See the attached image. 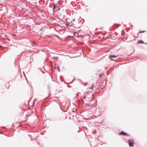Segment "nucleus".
Wrapping results in <instances>:
<instances>
[{"label": "nucleus", "instance_id": "9b49d317", "mask_svg": "<svg viewBox=\"0 0 147 147\" xmlns=\"http://www.w3.org/2000/svg\"><path fill=\"white\" fill-rule=\"evenodd\" d=\"M75 33H76L75 32H74V34Z\"/></svg>", "mask_w": 147, "mask_h": 147}, {"label": "nucleus", "instance_id": "423d86ee", "mask_svg": "<svg viewBox=\"0 0 147 147\" xmlns=\"http://www.w3.org/2000/svg\"><path fill=\"white\" fill-rule=\"evenodd\" d=\"M56 67H57V68L58 69V71H59L60 70H59V66H56Z\"/></svg>", "mask_w": 147, "mask_h": 147}, {"label": "nucleus", "instance_id": "39448f33", "mask_svg": "<svg viewBox=\"0 0 147 147\" xmlns=\"http://www.w3.org/2000/svg\"><path fill=\"white\" fill-rule=\"evenodd\" d=\"M56 5H55V4H54L53 5V11H54V10L56 8Z\"/></svg>", "mask_w": 147, "mask_h": 147}, {"label": "nucleus", "instance_id": "7ed1b4c3", "mask_svg": "<svg viewBox=\"0 0 147 147\" xmlns=\"http://www.w3.org/2000/svg\"><path fill=\"white\" fill-rule=\"evenodd\" d=\"M118 55H109V57L110 58H111V57H114V58H115V57H118Z\"/></svg>", "mask_w": 147, "mask_h": 147}, {"label": "nucleus", "instance_id": "f257e3e1", "mask_svg": "<svg viewBox=\"0 0 147 147\" xmlns=\"http://www.w3.org/2000/svg\"><path fill=\"white\" fill-rule=\"evenodd\" d=\"M128 143L129 146H132L134 144V141L133 140H129Z\"/></svg>", "mask_w": 147, "mask_h": 147}, {"label": "nucleus", "instance_id": "f8f14e48", "mask_svg": "<svg viewBox=\"0 0 147 147\" xmlns=\"http://www.w3.org/2000/svg\"><path fill=\"white\" fill-rule=\"evenodd\" d=\"M144 31H142V32H144Z\"/></svg>", "mask_w": 147, "mask_h": 147}, {"label": "nucleus", "instance_id": "ddd939ff", "mask_svg": "<svg viewBox=\"0 0 147 147\" xmlns=\"http://www.w3.org/2000/svg\"><path fill=\"white\" fill-rule=\"evenodd\" d=\"M0 47H1V46L0 45Z\"/></svg>", "mask_w": 147, "mask_h": 147}, {"label": "nucleus", "instance_id": "1a4fd4ad", "mask_svg": "<svg viewBox=\"0 0 147 147\" xmlns=\"http://www.w3.org/2000/svg\"><path fill=\"white\" fill-rule=\"evenodd\" d=\"M87 97H88V98H90V97H89V96H87Z\"/></svg>", "mask_w": 147, "mask_h": 147}, {"label": "nucleus", "instance_id": "20e7f679", "mask_svg": "<svg viewBox=\"0 0 147 147\" xmlns=\"http://www.w3.org/2000/svg\"><path fill=\"white\" fill-rule=\"evenodd\" d=\"M93 94H92L90 96V98H89V101L91 100L93 98Z\"/></svg>", "mask_w": 147, "mask_h": 147}, {"label": "nucleus", "instance_id": "0eeeda50", "mask_svg": "<svg viewBox=\"0 0 147 147\" xmlns=\"http://www.w3.org/2000/svg\"><path fill=\"white\" fill-rule=\"evenodd\" d=\"M138 43H144V42L143 41H140L138 42Z\"/></svg>", "mask_w": 147, "mask_h": 147}, {"label": "nucleus", "instance_id": "f03ea898", "mask_svg": "<svg viewBox=\"0 0 147 147\" xmlns=\"http://www.w3.org/2000/svg\"><path fill=\"white\" fill-rule=\"evenodd\" d=\"M119 134L120 135H125L127 136H129V135L128 134H127L126 133L124 132L123 131H121L120 133H119Z\"/></svg>", "mask_w": 147, "mask_h": 147}, {"label": "nucleus", "instance_id": "9d476101", "mask_svg": "<svg viewBox=\"0 0 147 147\" xmlns=\"http://www.w3.org/2000/svg\"><path fill=\"white\" fill-rule=\"evenodd\" d=\"M7 49H9V47H7Z\"/></svg>", "mask_w": 147, "mask_h": 147}, {"label": "nucleus", "instance_id": "6e6552de", "mask_svg": "<svg viewBox=\"0 0 147 147\" xmlns=\"http://www.w3.org/2000/svg\"><path fill=\"white\" fill-rule=\"evenodd\" d=\"M101 76V74H100L99 75V77H100Z\"/></svg>", "mask_w": 147, "mask_h": 147}]
</instances>
